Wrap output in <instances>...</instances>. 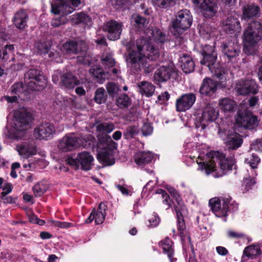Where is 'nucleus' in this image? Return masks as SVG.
Wrapping results in <instances>:
<instances>
[{
	"label": "nucleus",
	"mask_w": 262,
	"mask_h": 262,
	"mask_svg": "<svg viewBox=\"0 0 262 262\" xmlns=\"http://www.w3.org/2000/svg\"><path fill=\"white\" fill-rule=\"evenodd\" d=\"M222 24L225 31L229 33H239L241 30L239 21L233 16H230L224 20Z\"/></svg>",
	"instance_id": "24"
},
{
	"label": "nucleus",
	"mask_w": 262,
	"mask_h": 262,
	"mask_svg": "<svg viewBox=\"0 0 262 262\" xmlns=\"http://www.w3.org/2000/svg\"><path fill=\"white\" fill-rule=\"evenodd\" d=\"M115 128L114 124L110 122H100L96 125V130L100 134L105 135L104 138L105 143H106V136H108L106 134L111 133Z\"/></svg>",
	"instance_id": "35"
},
{
	"label": "nucleus",
	"mask_w": 262,
	"mask_h": 262,
	"mask_svg": "<svg viewBox=\"0 0 262 262\" xmlns=\"http://www.w3.org/2000/svg\"><path fill=\"white\" fill-rule=\"evenodd\" d=\"M196 100V95L189 93L182 95L178 98L176 102V110L178 112H185L189 110Z\"/></svg>",
	"instance_id": "15"
},
{
	"label": "nucleus",
	"mask_w": 262,
	"mask_h": 262,
	"mask_svg": "<svg viewBox=\"0 0 262 262\" xmlns=\"http://www.w3.org/2000/svg\"><path fill=\"white\" fill-rule=\"evenodd\" d=\"M106 89L108 94L112 96L116 94L119 91L118 86L114 83H108L107 85Z\"/></svg>",
	"instance_id": "56"
},
{
	"label": "nucleus",
	"mask_w": 262,
	"mask_h": 262,
	"mask_svg": "<svg viewBox=\"0 0 262 262\" xmlns=\"http://www.w3.org/2000/svg\"><path fill=\"white\" fill-rule=\"evenodd\" d=\"M259 11V7L254 5H247L243 9V18L244 19H249L256 16Z\"/></svg>",
	"instance_id": "37"
},
{
	"label": "nucleus",
	"mask_w": 262,
	"mask_h": 262,
	"mask_svg": "<svg viewBox=\"0 0 262 262\" xmlns=\"http://www.w3.org/2000/svg\"><path fill=\"white\" fill-rule=\"evenodd\" d=\"M172 242L170 239L166 237L160 243V246L163 250V252L167 254L170 262H175L176 258H173V250L172 248Z\"/></svg>",
	"instance_id": "31"
},
{
	"label": "nucleus",
	"mask_w": 262,
	"mask_h": 262,
	"mask_svg": "<svg viewBox=\"0 0 262 262\" xmlns=\"http://www.w3.org/2000/svg\"><path fill=\"white\" fill-rule=\"evenodd\" d=\"M24 89L25 86L21 83H16L12 86L11 92L12 93L17 95L18 96H5L3 97V99L6 100L9 103L16 102L17 100V97H19V95L24 92Z\"/></svg>",
	"instance_id": "32"
},
{
	"label": "nucleus",
	"mask_w": 262,
	"mask_h": 262,
	"mask_svg": "<svg viewBox=\"0 0 262 262\" xmlns=\"http://www.w3.org/2000/svg\"><path fill=\"white\" fill-rule=\"evenodd\" d=\"M179 210L181 211V208L179 207ZM175 212L176 213L178 220V229L180 235L182 238L184 232V230L185 229V224L183 219V216L187 214V209L186 208V211L184 213H182L181 212V211H180V212H177V211Z\"/></svg>",
	"instance_id": "39"
},
{
	"label": "nucleus",
	"mask_w": 262,
	"mask_h": 262,
	"mask_svg": "<svg viewBox=\"0 0 262 262\" xmlns=\"http://www.w3.org/2000/svg\"><path fill=\"white\" fill-rule=\"evenodd\" d=\"M49 57L51 60H55L57 63L61 62L62 60L61 57V55L56 52H50L49 54Z\"/></svg>",
	"instance_id": "58"
},
{
	"label": "nucleus",
	"mask_w": 262,
	"mask_h": 262,
	"mask_svg": "<svg viewBox=\"0 0 262 262\" xmlns=\"http://www.w3.org/2000/svg\"><path fill=\"white\" fill-rule=\"evenodd\" d=\"M227 235L231 238H239L243 237L244 235L242 233L237 232L232 230L227 231Z\"/></svg>",
	"instance_id": "60"
},
{
	"label": "nucleus",
	"mask_w": 262,
	"mask_h": 262,
	"mask_svg": "<svg viewBox=\"0 0 262 262\" xmlns=\"http://www.w3.org/2000/svg\"><path fill=\"white\" fill-rule=\"evenodd\" d=\"M50 222L52 225L61 228H67L72 226V224L71 223L66 222H59L54 220H50Z\"/></svg>",
	"instance_id": "55"
},
{
	"label": "nucleus",
	"mask_w": 262,
	"mask_h": 262,
	"mask_svg": "<svg viewBox=\"0 0 262 262\" xmlns=\"http://www.w3.org/2000/svg\"><path fill=\"white\" fill-rule=\"evenodd\" d=\"M153 4L160 8H166L175 3L172 0H151Z\"/></svg>",
	"instance_id": "49"
},
{
	"label": "nucleus",
	"mask_w": 262,
	"mask_h": 262,
	"mask_svg": "<svg viewBox=\"0 0 262 262\" xmlns=\"http://www.w3.org/2000/svg\"><path fill=\"white\" fill-rule=\"evenodd\" d=\"M153 158L152 154L148 151H140L136 153L134 156L135 161L139 165L146 164L150 162Z\"/></svg>",
	"instance_id": "34"
},
{
	"label": "nucleus",
	"mask_w": 262,
	"mask_h": 262,
	"mask_svg": "<svg viewBox=\"0 0 262 262\" xmlns=\"http://www.w3.org/2000/svg\"><path fill=\"white\" fill-rule=\"evenodd\" d=\"M174 72L175 70L172 64L161 66L155 72L154 79L160 82L167 81Z\"/></svg>",
	"instance_id": "18"
},
{
	"label": "nucleus",
	"mask_w": 262,
	"mask_h": 262,
	"mask_svg": "<svg viewBox=\"0 0 262 262\" xmlns=\"http://www.w3.org/2000/svg\"><path fill=\"white\" fill-rule=\"evenodd\" d=\"M255 183V181L251 177L245 178L244 180V184L245 186V189L248 191Z\"/></svg>",
	"instance_id": "61"
},
{
	"label": "nucleus",
	"mask_w": 262,
	"mask_h": 262,
	"mask_svg": "<svg viewBox=\"0 0 262 262\" xmlns=\"http://www.w3.org/2000/svg\"><path fill=\"white\" fill-rule=\"evenodd\" d=\"M180 62L182 70L186 73H189L194 70V64L192 58L186 54L180 58Z\"/></svg>",
	"instance_id": "28"
},
{
	"label": "nucleus",
	"mask_w": 262,
	"mask_h": 262,
	"mask_svg": "<svg viewBox=\"0 0 262 262\" xmlns=\"http://www.w3.org/2000/svg\"><path fill=\"white\" fill-rule=\"evenodd\" d=\"M139 132V129L137 126L130 125L128 126L123 133V136L125 139L129 140L133 139L136 136Z\"/></svg>",
	"instance_id": "42"
},
{
	"label": "nucleus",
	"mask_w": 262,
	"mask_h": 262,
	"mask_svg": "<svg viewBox=\"0 0 262 262\" xmlns=\"http://www.w3.org/2000/svg\"><path fill=\"white\" fill-rule=\"evenodd\" d=\"M219 134L221 138L225 141L227 146L232 149L239 148L243 143V139L240 135L236 133H224L219 129Z\"/></svg>",
	"instance_id": "14"
},
{
	"label": "nucleus",
	"mask_w": 262,
	"mask_h": 262,
	"mask_svg": "<svg viewBox=\"0 0 262 262\" xmlns=\"http://www.w3.org/2000/svg\"><path fill=\"white\" fill-rule=\"evenodd\" d=\"M116 103L120 108L127 107L130 104V99L127 95H123L116 100Z\"/></svg>",
	"instance_id": "45"
},
{
	"label": "nucleus",
	"mask_w": 262,
	"mask_h": 262,
	"mask_svg": "<svg viewBox=\"0 0 262 262\" xmlns=\"http://www.w3.org/2000/svg\"><path fill=\"white\" fill-rule=\"evenodd\" d=\"M138 91L146 97L151 96L155 92V86L149 82L142 81L137 83Z\"/></svg>",
	"instance_id": "30"
},
{
	"label": "nucleus",
	"mask_w": 262,
	"mask_h": 262,
	"mask_svg": "<svg viewBox=\"0 0 262 262\" xmlns=\"http://www.w3.org/2000/svg\"><path fill=\"white\" fill-rule=\"evenodd\" d=\"M17 197L8 195V194H2L1 199L3 203L13 204L15 203L17 200Z\"/></svg>",
	"instance_id": "53"
},
{
	"label": "nucleus",
	"mask_w": 262,
	"mask_h": 262,
	"mask_svg": "<svg viewBox=\"0 0 262 262\" xmlns=\"http://www.w3.org/2000/svg\"><path fill=\"white\" fill-rule=\"evenodd\" d=\"M261 254V250L258 245H251L246 247L243 252V255L248 257L253 258Z\"/></svg>",
	"instance_id": "38"
},
{
	"label": "nucleus",
	"mask_w": 262,
	"mask_h": 262,
	"mask_svg": "<svg viewBox=\"0 0 262 262\" xmlns=\"http://www.w3.org/2000/svg\"><path fill=\"white\" fill-rule=\"evenodd\" d=\"M72 19L76 24L83 23L88 24L91 21L90 17L84 13H78L72 15Z\"/></svg>",
	"instance_id": "43"
},
{
	"label": "nucleus",
	"mask_w": 262,
	"mask_h": 262,
	"mask_svg": "<svg viewBox=\"0 0 262 262\" xmlns=\"http://www.w3.org/2000/svg\"><path fill=\"white\" fill-rule=\"evenodd\" d=\"M46 189V187L43 184L39 183L34 186L33 191L36 196H40L45 193Z\"/></svg>",
	"instance_id": "50"
},
{
	"label": "nucleus",
	"mask_w": 262,
	"mask_h": 262,
	"mask_svg": "<svg viewBox=\"0 0 262 262\" xmlns=\"http://www.w3.org/2000/svg\"><path fill=\"white\" fill-rule=\"evenodd\" d=\"M28 15L24 10L17 12L14 16L13 23L19 29H24L27 26Z\"/></svg>",
	"instance_id": "29"
},
{
	"label": "nucleus",
	"mask_w": 262,
	"mask_h": 262,
	"mask_svg": "<svg viewBox=\"0 0 262 262\" xmlns=\"http://www.w3.org/2000/svg\"><path fill=\"white\" fill-rule=\"evenodd\" d=\"M245 161L249 164L253 169H254L257 167V166L260 161V159L257 156L252 154L249 157L247 158Z\"/></svg>",
	"instance_id": "51"
},
{
	"label": "nucleus",
	"mask_w": 262,
	"mask_h": 262,
	"mask_svg": "<svg viewBox=\"0 0 262 262\" xmlns=\"http://www.w3.org/2000/svg\"><path fill=\"white\" fill-rule=\"evenodd\" d=\"M66 23V19L64 16L59 18H54L52 19L51 24L54 27H57Z\"/></svg>",
	"instance_id": "57"
},
{
	"label": "nucleus",
	"mask_w": 262,
	"mask_h": 262,
	"mask_svg": "<svg viewBox=\"0 0 262 262\" xmlns=\"http://www.w3.org/2000/svg\"><path fill=\"white\" fill-rule=\"evenodd\" d=\"M165 188L168 191L171 196L173 197V199L175 201V203H174V209L175 211L180 212V211L179 210V207H180L181 209V212H185L186 206L181 198L180 197L179 193L173 187L170 186L166 185Z\"/></svg>",
	"instance_id": "26"
},
{
	"label": "nucleus",
	"mask_w": 262,
	"mask_h": 262,
	"mask_svg": "<svg viewBox=\"0 0 262 262\" xmlns=\"http://www.w3.org/2000/svg\"><path fill=\"white\" fill-rule=\"evenodd\" d=\"M219 115V112L210 104L207 105L204 108L198 119L200 123L202 129H204L209 123L216 120Z\"/></svg>",
	"instance_id": "16"
},
{
	"label": "nucleus",
	"mask_w": 262,
	"mask_h": 262,
	"mask_svg": "<svg viewBox=\"0 0 262 262\" xmlns=\"http://www.w3.org/2000/svg\"><path fill=\"white\" fill-rule=\"evenodd\" d=\"M25 86L26 91H40L46 85V79L41 72L36 69H30L25 75Z\"/></svg>",
	"instance_id": "6"
},
{
	"label": "nucleus",
	"mask_w": 262,
	"mask_h": 262,
	"mask_svg": "<svg viewBox=\"0 0 262 262\" xmlns=\"http://www.w3.org/2000/svg\"><path fill=\"white\" fill-rule=\"evenodd\" d=\"M153 131V128L150 123L147 121H145L141 127V132L143 136H146L151 134Z\"/></svg>",
	"instance_id": "52"
},
{
	"label": "nucleus",
	"mask_w": 262,
	"mask_h": 262,
	"mask_svg": "<svg viewBox=\"0 0 262 262\" xmlns=\"http://www.w3.org/2000/svg\"><path fill=\"white\" fill-rule=\"evenodd\" d=\"M221 48L224 54L229 59L236 57L240 52V47L236 38L223 42Z\"/></svg>",
	"instance_id": "19"
},
{
	"label": "nucleus",
	"mask_w": 262,
	"mask_h": 262,
	"mask_svg": "<svg viewBox=\"0 0 262 262\" xmlns=\"http://www.w3.org/2000/svg\"><path fill=\"white\" fill-rule=\"evenodd\" d=\"M235 89L239 95H242L256 94L258 90V85L253 80H238Z\"/></svg>",
	"instance_id": "13"
},
{
	"label": "nucleus",
	"mask_w": 262,
	"mask_h": 262,
	"mask_svg": "<svg viewBox=\"0 0 262 262\" xmlns=\"http://www.w3.org/2000/svg\"><path fill=\"white\" fill-rule=\"evenodd\" d=\"M200 33L203 37L205 39H209L216 36L217 31L215 28H212L209 25H205L200 30Z\"/></svg>",
	"instance_id": "41"
},
{
	"label": "nucleus",
	"mask_w": 262,
	"mask_h": 262,
	"mask_svg": "<svg viewBox=\"0 0 262 262\" xmlns=\"http://www.w3.org/2000/svg\"><path fill=\"white\" fill-rule=\"evenodd\" d=\"M61 83L65 87L72 89L77 85L79 82L72 74L68 73L61 76Z\"/></svg>",
	"instance_id": "33"
},
{
	"label": "nucleus",
	"mask_w": 262,
	"mask_h": 262,
	"mask_svg": "<svg viewBox=\"0 0 262 262\" xmlns=\"http://www.w3.org/2000/svg\"><path fill=\"white\" fill-rule=\"evenodd\" d=\"M202 54L203 59L201 61V63L206 65L212 74L221 81V82H224L227 79H229L227 70L216 61L217 52L214 46L205 45L202 49Z\"/></svg>",
	"instance_id": "3"
},
{
	"label": "nucleus",
	"mask_w": 262,
	"mask_h": 262,
	"mask_svg": "<svg viewBox=\"0 0 262 262\" xmlns=\"http://www.w3.org/2000/svg\"><path fill=\"white\" fill-rule=\"evenodd\" d=\"M219 105L221 110L230 112H232L236 106L235 102L229 98L221 99L219 101Z\"/></svg>",
	"instance_id": "36"
},
{
	"label": "nucleus",
	"mask_w": 262,
	"mask_h": 262,
	"mask_svg": "<svg viewBox=\"0 0 262 262\" xmlns=\"http://www.w3.org/2000/svg\"><path fill=\"white\" fill-rule=\"evenodd\" d=\"M78 46L80 47V50L85 49V42L83 41H71L65 43L60 49L62 54H77L78 50Z\"/></svg>",
	"instance_id": "23"
},
{
	"label": "nucleus",
	"mask_w": 262,
	"mask_h": 262,
	"mask_svg": "<svg viewBox=\"0 0 262 262\" xmlns=\"http://www.w3.org/2000/svg\"><path fill=\"white\" fill-rule=\"evenodd\" d=\"M93 161V157L86 151L78 153L76 159L69 157L67 159V162L70 165L76 169L79 168L81 166V169L84 170L91 169Z\"/></svg>",
	"instance_id": "10"
},
{
	"label": "nucleus",
	"mask_w": 262,
	"mask_h": 262,
	"mask_svg": "<svg viewBox=\"0 0 262 262\" xmlns=\"http://www.w3.org/2000/svg\"><path fill=\"white\" fill-rule=\"evenodd\" d=\"M122 26L121 23L110 20L104 25L103 30L108 33V38L110 40H115L120 38Z\"/></svg>",
	"instance_id": "17"
},
{
	"label": "nucleus",
	"mask_w": 262,
	"mask_h": 262,
	"mask_svg": "<svg viewBox=\"0 0 262 262\" xmlns=\"http://www.w3.org/2000/svg\"><path fill=\"white\" fill-rule=\"evenodd\" d=\"M230 201V198H223L220 200L217 198H214L209 200V205L216 216H225L229 210Z\"/></svg>",
	"instance_id": "11"
},
{
	"label": "nucleus",
	"mask_w": 262,
	"mask_h": 262,
	"mask_svg": "<svg viewBox=\"0 0 262 262\" xmlns=\"http://www.w3.org/2000/svg\"><path fill=\"white\" fill-rule=\"evenodd\" d=\"M159 56L158 50L154 46L152 39L147 40L141 38L137 40L136 48L129 52L126 62L132 71L137 72L143 69L145 73H149L155 69L154 61Z\"/></svg>",
	"instance_id": "1"
},
{
	"label": "nucleus",
	"mask_w": 262,
	"mask_h": 262,
	"mask_svg": "<svg viewBox=\"0 0 262 262\" xmlns=\"http://www.w3.org/2000/svg\"><path fill=\"white\" fill-rule=\"evenodd\" d=\"M217 88V83L212 79L205 78L200 88V93L201 95L211 96L216 92Z\"/></svg>",
	"instance_id": "22"
},
{
	"label": "nucleus",
	"mask_w": 262,
	"mask_h": 262,
	"mask_svg": "<svg viewBox=\"0 0 262 262\" xmlns=\"http://www.w3.org/2000/svg\"><path fill=\"white\" fill-rule=\"evenodd\" d=\"M157 193L159 194H161L162 196L164 199L163 203L168 205V207L170 206L169 205V195L165 192V191L162 189H158L157 191Z\"/></svg>",
	"instance_id": "62"
},
{
	"label": "nucleus",
	"mask_w": 262,
	"mask_h": 262,
	"mask_svg": "<svg viewBox=\"0 0 262 262\" xmlns=\"http://www.w3.org/2000/svg\"><path fill=\"white\" fill-rule=\"evenodd\" d=\"M202 154L198 156L196 162L199 165V169L201 171H204L207 175L211 172H214V177H222L226 172L231 170L234 164L233 159H228L224 156L219 152H210L207 154L208 158H211L207 162H202Z\"/></svg>",
	"instance_id": "2"
},
{
	"label": "nucleus",
	"mask_w": 262,
	"mask_h": 262,
	"mask_svg": "<svg viewBox=\"0 0 262 262\" xmlns=\"http://www.w3.org/2000/svg\"><path fill=\"white\" fill-rule=\"evenodd\" d=\"M50 44L47 42H37L35 45V48L39 53L45 54L48 52Z\"/></svg>",
	"instance_id": "48"
},
{
	"label": "nucleus",
	"mask_w": 262,
	"mask_h": 262,
	"mask_svg": "<svg viewBox=\"0 0 262 262\" xmlns=\"http://www.w3.org/2000/svg\"><path fill=\"white\" fill-rule=\"evenodd\" d=\"M236 122L239 126L248 129H253L258 125L257 117L250 114H238L236 118Z\"/></svg>",
	"instance_id": "20"
},
{
	"label": "nucleus",
	"mask_w": 262,
	"mask_h": 262,
	"mask_svg": "<svg viewBox=\"0 0 262 262\" xmlns=\"http://www.w3.org/2000/svg\"><path fill=\"white\" fill-rule=\"evenodd\" d=\"M148 222L149 223L148 226L154 227L159 224L160 222V219L156 214H153L152 217L149 219Z\"/></svg>",
	"instance_id": "59"
},
{
	"label": "nucleus",
	"mask_w": 262,
	"mask_h": 262,
	"mask_svg": "<svg viewBox=\"0 0 262 262\" xmlns=\"http://www.w3.org/2000/svg\"><path fill=\"white\" fill-rule=\"evenodd\" d=\"M261 25L257 21H253L248 24L243 34V42L244 47L249 50V52L252 54L255 50L250 51L255 48L257 43L261 39L259 35Z\"/></svg>",
	"instance_id": "5"
},
{
	"label": "nucleus",
	"mask_w": 262,
	"mask_h": 262,
	"mask_svg": "<svg viewBox=\"0 0 262 262\" xmlns=\"http://www.w3.org/2000/svg\"><path fill=\"white\" fill-rule=\"evenodd\" d=\"M252 148L259 151H262V141H256L252 145Z\"/></svg>",
	"instance_id": "64"
},
{
	"label": "nucleus",
	"mask_w": 262,
	"mask_h": 262,
	"mask_svg": "<svg viewBox=\"0 0 262 262\" xmlns=\"http://www.w3.org/2000/svg\"><path fill=\"white\" fill-rule=\"evenodd\" d=\"M32 116L25 108H20L14 114L12 128L9 132L10 138L20 139L25 136L26 131L31 127Z\"/></svg>",
	"instance_id": "4"
},
{
	"label": "nucleus",
	"mask_w": 262,
	"mask_h": 262,
	"mask_svg": "<svg viewBox=\"0 0 262 262\" xmlns=\"http://www.w3.org/2000/svg\"><path fill=\"white\" fill-rule=\"evenodd\" d=\"M106 95L105 90L103 88L98 89L95 92V100L99 104L103 103L105 102Z\"/></svg>",
	"instance_id": "47"
},
{
	"label": "nucleus",
	"mask_w": 262,
	"mask_h": 262,
	"mask_svg": "<svg viewBox=\"0 0 262 262\" xmlns=\"http://www.w3.org/2000/svg\"><path fill=\"white\" fill-rule=\"evenodd\" d=\"M78 143V138L72 135H67L59 141L58 147L62 151L67 152L73 150Z\"/></svg>",
	"instance_id": "21"
},
{
	"label": "nucleus",
	"mask_w": 262,
	"mask_h": 262,
	"mask_svg": "<svg viewBox=\"0 0 262 262\" xmlns=\"http://www.w3.org/2000/svg\"><path fill=\"white\" fill-rule=\"evenodd\" d=\"M102 64L106 68L113 67L115 64V61L111 54H104L101 58Z\"/></svg>",
	"instance_id": "46"
},
{
	"label": "nucleus",
	"mask_w": 262,
	"mask_h": 262,
	"mask_svg": "<svg viewBox=\"0 0 262 262\" xmlns=\"http://www.w3.org/2000/svg\"><path fill=\"white\" fill-rule=\"evenodd\" d=\"M150 34L152 35L153 39L155 41H158L160 43H162L165 41V35L163 32L157 28H154V29L150 30Z\"/></svg>",
	"instance_id": "44"
},
{
	"label": "nucleus",
	"mask_w": 262,
	"mask_h": 262,
	"mask_svg": "<svg viewBox=\"0 0 262 262\" xmlns=\"http://www.w3.org/2000/svg\"><path fill=\"white\" fill-rule=\"evenodd\" d=\"M63 130V127L56 128L54 124L49 122H45L38 125L34 129V137L39 140H48L52 138L56 132Z\"/></svg>",
	"instance_id": "8"
},
{
	"label": "nucleus",
	"mask_w": 262,
	"mask_h": 262,
	"mask_svg": "<svg viewBox=\"0 0 262 262\" xmlns=\"http://www.w3.org/2000/svg\"><path fill=\"white\" fill-rule=\"evenodd\" d=\"M105 216V213L102 211L95 210L94 220L96 224H100L103 222Z\"/></svg>",
	"instance_id": "54"
},
{
	"label": "nucleus",
	"mask_w": 262,
	"mask_h": 262,
	"mask_svg": "<svg viewBox=\"0 0 262 262\" xmlns=\"http://www.w3.org/2000/svg\"><path fill=\"white\" fill-rule=\"evenodd\" d=\"M92 75L97 79L101 78L103 74L102 73L101 70L99 68L93 69L91 70Z\"/></svg>",
	"instance_id": "63"
},
{
	"label": "nucleus",
	"mask_w": 262,
	"mask_h": 262,
	"mask_svg": "<svg viewBox=\"0 0 262 262\" xmlns=\"http://www.w3.org/2000/svg\"><path fill=\"white\" fill-rule=\"evenodd\" d=\"M19 154L25 158L36 154V147L32 143H24L16 146Z\"/></svg>",
	"instance_id": "27"
},
{
	"label": "nucleus",
	"mask_w": 262,
	"mask_h": 262,
	"mask_svg": "<svg viewBox=\"0 0 262 262\" xmlns=\"http://www.w3.org/2000/svg\"><path fill=\"white\" fill-rule=\"evenodd\" d=\"M193 3L200 8L203 15L206 18L214 16L218 11L216 0H194Z\"/></svg>",
	"instance_id": "12"
},
{
	"label": "nucleus",
	"mask_w": 262,
	"mask_h": 262,
	"mask_svg": "<svg viewBox=\"0 0 262 262\" xmlns=\"http://www.w3.org/2000/svg\"><path fill=\"white\" fill-rule=\"evenodd\" d=\"M51 6V11L55 14L61 13L62 14L67 15L74 11L73 8L63 0L57 1L55 3L52 4Z\"/></svg>",
	"instance_id": "25"
},
{
	"label": "nucleus",
	"mask_w": 262,
	"mask_h": 262,
	"mask_svg": "<svg viewBox=\"0 0 262 262\" xmlns=\"http://www.w3.org/2000/svg\"><path fill=\"white\" fill-rule=\"evenodd\" d=\"M192 22V16L189 10L183 9L178 12L172 27L178 33H181L191 26Z\"/></svg>",
	"instance_id": "9"
},
{
	"label": "nucleus",
	"mask_w": 262,
	"mask_h": 262,
	"mask_svg": "<svg viewBox=\"0 0 262 262\" xmlns=\"http://www.w3.org/2000/svg\"><path fill=\"white\" fill-rule=\"evenodd\" d=\"M130 21L135 26L140 29L146 27L148 23L144 17L137 14H134L132 15Z\"/></svg>",
	"instance_id": "40"
},
{
	"label": "nucleus",
	"mask_w": 262,
	"mask_h": 262,
	"mask_svg": "<svg viewBox=\"0 0 262 262\" xmlns=\"http://www.w3.org/2000/svg\"><path fill=\"white\" fill-rule=\"evenodd\" d=\"M106 143L97 155L98 160L106 165H112L115 163L113 150L117 148V144L112 140L110 136H106Z\"/></svg>",
	"instance_id": "7"
}]
</instances>
